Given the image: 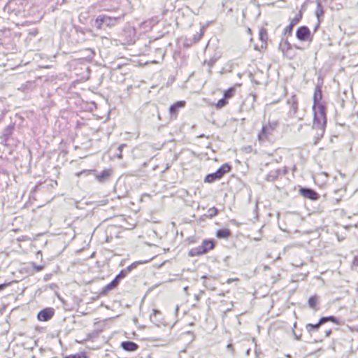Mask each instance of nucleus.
<instances>
[{"label":"nucleus","instance_id":"nucleus-14","mask_svg":"<svg viewBox=\"0 0 358 358\" xmlns=\"http://www.w3.org/2000/svg\"><path fill=\"white\" fill-rule=\"evenodd\" d=\"M280 171L279 170H275L271 171L267 176H266V180L268 181H274L278 176Z\"/></svg>","mask_w":358,"mask_h":358},{"label":"nucleus","instance_id":"nucleus-2","mask_svg":"<svg viewBox=\"0 0 358 358\" xmlns=\"http://www.w3.org/2000/svg\"><path fill=\"white\" fill-rule=\"evenodd\" d=\"M277 122H269L268 124L264 125L262 131L258 134V139L261 143L266 141H271L273 136V132L277 127Z\"/></svg>","mask_w":358,"mask_h":358},{"label":"nucleus","instance_id":"nucleus-24","mask_svg":"<svg viewBox=\"0 0 358 358\" xmlns=\"http://www.w3.org/2000/svg\"><path fill=\"white\" fill-rule=\"evenodd\" d=\"M208 214L210 217L215 216L217 214V209L215 207L210 208L208 210Z\"/></svg>","mask_w":358,"mask_h":358},{"label":"nucleus","instance_id":"nucleus-23","mask_svg":"<svg viewBox=\"0 0 358 358\" xmlns=\"http://www.w3.org/2000/svg\"><path fill=\"white\" fill-rule=\"evenodd\" d=\"M119 283V281L117 280V279L115 278L111 282H110L107 286H106V289H113L114 287H115L117 286V285Z\"/></svg>","mask_w":358,"mask_h":358},{"label":"nucleus","instance_id":"nucleus-19","mask_svg":"<svg viewBox=\"0 0 358 358\" xmlns=\"http://www.w3.org/2000/svg\"><path fill=\"white\" fill-rule=\"evenodd\" d=\"M227 103H228V102H227V99L224 98H222L218 101V102L216 103L215 106L217 109H220V108L224 107L225 106H227Z\"/></svg>","mask_w":358,"mask_h":358},{"label":"nucleus","instance_id":"nucleus-13","mask_svg":"<svg viewBox=\"0 0 358 358\" xmlns=\"http://www.w3.org/2000/svg\"><path fill=\"white\" fill-rule=\"evenodd\" d=\"M288 104L290 105V113H292L293 115H295L297 111V101L294 96H292L290 99L288 100Z\"/></svg>","mask_w":358,"mask_h":358},{"label":"nucleus","instance_id":"nucleus-39","mask_svg":"<svg viewBox=\"0 0 358 358\" xmlns=\"http://www.w3.org/2000/svg\"><path fill=\"white\" fill-rule=\"evenodd\" d=\"M64 358H66V357H64Z\"/></svg>","mask_w":358,"mask_h":358},{"label":"nucleus","instance_id":"nucleus-30","mask_svg":"<svg viewBox=\"0 0 358 358\" xmlns=\"http://www.w3.org/2000/svg\"><path fill=\"white\" fill-rule=\"evenodd\" d=\"M6 286H7V284H5V283L1 284L0 285V291L3 290Z\"/></svg>","mask_w":358,"mask_h":358},{"label":"nucleus","instance_id":"nucleus-11","mask_svg":"<svg viewBox=\"0 0 358 358\" xmlns=\"http://www.w3.org/2000/svg\"><path fill=\"white\" fill-rule=\"evenodd\" d=\"M121 347L126 351L134 352L138 348V345L132 341H124L121 343Z\"/></svg>","mask_w":358,"mask_h":358},{"label":"nucleus","instance_id":"nucleus-5","mask_svg":"<svg viewBox=\"0 0 358 358\" xmlns=\"http://www.w3.org/2000/svg\"><path fill=\"white\" fill-rule=\"evenodd\" d=\"M214 247V244L210 241H205L203 242L202 245L192 250L190 252L191 255H199L206 253L208 250L213 249Z\"/></svg>","mask_w":358,"mask_h":358},{"label":"nucleus","instance_id":"nucleus-1","mask_svg":"<svg viewBox=\"0 0 358 358\" xmlns=\"http://www.w3.org/2000/svg\"><path fill=\"white\" fill-rule=\"evenodd\" d=\"M313 110L314 112L313 128L317 129L321 132L322 135L324 131V127L327 122L324 107L322 104L313 105Z\"/></svg>","mask_w":358,"mask_h":358},{"label":"nucleus","instance_id":"nucleus-31","mask_svg":"<svg viewBox=\"0 0 358 358\" xmlns=\"http://www.w3.org/2000/svg\"><path fill=\"white\" fill-rule=\"evenodd\" d=\"M331 333V329L327 331L326 333H325L326 336L329 337L330 336Z\"/></svg>","mask_w":358,"mask_h":358},{"label":"nucleus","instance_id":"nucleus-36","mask_svg":"<svg viewBox=\"0 0 358 358\" xmlns=\"http://www.w3.org/2000/svg\"><path fill=\"white\" fill-rule=\"evenodd\" d=\"M282 47H283V45L280 44V48H282V50H284V48Z\"/></svg>","mask_w":358,"mask_h":358},{"label":"nucleus","instance_id":"nucleus-22","mask_svg":"<svg viewBox=\"0 0 358 358\" xmlns=\"http://www.w3.org/2000/svg\"><path fill=\"white\" fill-rule=\"evenodd\" d=\"M148 262V261L135 262L132 263L130 266H129L127 269L128 272H130L132 269L135 268L137 266V265L141 264H144Z\"/></svg>","mask_w":358,"mask_h":358},{"label":"nucleus","instance_id":"nucleus-38","mask_svg":"<svg viewBox=\"0 0 358 358\" xmlns=\"http://www.w3.org/2000/svg\"><path fill=\"white\" fill-rule=\"evenodd\" d=\"M289 45L288 43H285L284 44V46H285V45Z\"/></svg>","mask_w":358,"mask_h":358},{"label":"nucleus","instance_id":"nucleus-32","mask_svg":"<svg viewBox=\"0 0 358 358\" xmlns=\"http://www.w3.org/2000/svg\"><path fill=\"white\" fill-rule=\"evenodd\" d=\"M124 145H125L124 144H122V145H120L118 147V150H119V151H120V152H122V148L124 147Z\"/></svg>","mask_w":358,"mask_h":358},{"label":"nucleus","instance_id":"nucleus-20","mask_svg":"<svg viewBox=\"0 0 358 358\" xmlns=\"http://www.w3.org/2000/svg\"><path fill=\"white\" fill-rule=\"evenodd\" d=\"M259 38L262 41H266L268 36L266 31L264 29H262L259 31Z\"/></svg>","mask_w":358,"mask_h":358},{"label":"nucleus","instance_id":"nucleus-7","mask_svg":"<svg viewBox=\"0 0 358 358\" xmlns=\"http://www.w3.org/2000/svg\"><path fill=\"white\" fill-rule=\"evenodd\" d=\"M296 36L299 40L301 41H308L310 40V31L306 26L300 27L296 31Z\"/></svg>","mask_w":358,"mask_h":358},{"label":"nucleus","instance_id":"nucleus-37","mask_svg":"<svg viewBox=\"0 0 358 358\" xmlns=\"http://www.w3.org/2000/svg\"><path fill=\"white\" fill-rule=\"evenodd\" d=\"M296 339H298V340H299V339H300V338H299V336H296Z\"/></svg>","mask_w":358,"mask_h":358},{"label":"nucleus","instance_id":"nucleus-17","mask_svg":"<svg viewBox=\"0 0 358 358\" xmlns=\"http://www.w3.org/2000/svg\"><path fill=\"white\" fill-rule=\"evenodd\" d=\"M235 94V89L231 87L224 92V98L226 99L231 98Z\"/></svg>","mask_w":358,"mask_h":358},{"label":"nucleus","instance_id":"nucleus-9","mask_svg":"<svg viewBox=\"0 0 358 358\" xmlns=\"http://www.w3.org/2000/svg\"><path fill=\"white\" fill-rule=\"evenodd\" d=\"M54 315L52 308H45L40 311L38 314V319L40 321H48L52 318Z\"/></svg>","mask_w":358,"mask_h":358},{"label":"nucleus","instance_id":"nucleus-4","mask_svg":"<svg viewBox=\"0 0 358 358\" xmlns=\"http://www.w3.org/2000/svg\"><path fill=\"white\" fill-rule=\"evenodd\" d=\"M119 18L112 17L107 15H99L95 20V24L98 29H101L103 24L113 26L115 24Z\"/></svg>","mask_w":358,"mask_h":358},{"label":"nucleus","instance_id":"nucleus-27","mask_svg":"<svg viewBox=\"0 0 358 358\" xmlns=\"http://www.w3.org/2000/svg\"><path fill=\"white\" fill-rule=\"evenodd\" d=\"M126 276V273L122 271L117 276L116 279L119 281L120 279L124 278Z\"/></svg>","mask_w":358,"mask_h":358},{"label":"nucleus","instance_id":"nucleus-26","mask_svg":"<svg viewBox=\"0 0 358 358\" xmlns=\"http://www.w3.org/2000/svg\"><path fill=\"white\" fill-rule=\"evenodd\" d=\"M294 22H292L289 25L285 27V32H288L289 34H291L293 27H294Z\"/></svg>","mask_w":358,"mask_h":358},{"label":"nucleus","instance_id":"nucleus-21","mask_svg":"<svg viewBox=\"0 0 358 358\" xmlns=\"http://www.w3.org/2000/svg\"><path fill=\"white\" fill-rule=\"evenodd\" d=\"M323 13H324V10H323L322 6L320 1H317V8L315 10V13H316L317 16L319 17L320 15H322Z\"/></svg>","mask_w":358,"mask_h":358},{"label":"nucleus","instance_id":"nucleus-28","mask_svg":"<svg viewBox=\"0 0 358 358\" xmlns=\"http://www.w3.org/2000/svg\"><path fill=\"white\" fill-rule=\"evenodd\" d=\"M34 269L36 271H42L44 268L43 266L42 265H40V266H36V265H34Z\"/></svg>","mask_w":358,"mask_h":358},{"label":"nucleus","instance_id":"nucleus-8","mask_svg":"<svg viewBox=\"0 0 358 358\" xmlns=\"http://www.w3.org/2000/svg\"><path fill=\"white\" fill-rule=\"evenodd\" d=\"M185 106V101H180L172 105L169 108V113L172 118L176 119L178 116V110Z\"/></svg>","mask_w":358,"mask_h":358},{"label":"nucleus","instance_id":"nucleus-34","mask_svg":"<svg viewBox=\"0 0 358 358\" xmlns=\"http://www.w3.org/2000/svg\"><path fill=\"white\" fill-rule=\"evenodd\" d=\"M117 156L119 159H122V152H120L119 153H117Z\"/></svg>","mask_w":358,"mask_h":358},{"label":"nucleus","instance_id":"nucleus-16","mask_svg":"<svg viewBox=\"0 0 358 358\" xmlns=\"http://www.w3.org/2000/svg\"><path fill=\"white\" fill-rule=\"evenodd\" d=\"M322 98V92L319 87H317L315 89L313 100H314V105H318L317 102L321 99Z\"/></svg>","mask_w":358,"mask_h":358},{"label":"nucleus","instance_id":"nucleus-6","mask_svg":"<svg viewBox=\"0 0 358 358\" xmlns=\"http://www.w3.org/2000/svg\"><path fill=\"white\" fill-rule=\"evenodd\" d=\"M332 322L335 324H338V320L336 317H334V316H329V317H322L319 322L315 324H308L306 325V329L308 331L310 332L313 329H315V330H317L318 328L323 324H324L325 322Z\"/></svg>","mask_w":358,"mask_h":358},{"label":"nucleus","instance_id":"nucleus-25","mask_svg":"<svg viewBox=\"0 0 358 358\" xmlns=\"http://www.w3.org/2000/svg\"><path fill=\"white\" fill-rule=\"evenodd\" d=\"M160 313V312H159V310H156V309H153V310H152V314L150 315V320H151L152 322H154V321L157 322V320H155V317L156 315H157V313Z\"/></svg>","mask_w":358,"mask_h":358},{"label":"nucleus","instance_id":"nucleus-15","mask_svg":"<svg viewBox=\"0 0 358 358\" xmlns=\"http://www.w3.org/2000/svg\"><path fill=\"white\" fill-rule=\"evenodd\" d=\"M229 235L230 231L228 229H220L217 231V236L220 238H227Z\"/></svg>","mask_w":358,"mask_h":358},{"label":"nucleus","instance_id":"nucleus-33","mask_svg":"<svg viewBox=\"0 0 358 358\" xmlns=\"http://www.w3.org/2000/svg\"><path fill=\"white\" fill-rule=\"evenodd\" d=\"M227 348L229 350H231V351H233V346H232V344L229 343L227 345Z\"/></svg>","mask_w":358,"mask_h":358},{"label":"nucleus","instance_id":"nucleus-3","mask_svg":"<svg viewBox=\"0 0 358 358\" xmlns=\"http://www.w3.org/2000/svg\"><path fill=\"white\" fill-rule=\"evenodd\" d=\"M230 166L227 164H223L215 173L207 175L205 178V182H213L220 179L225 173L230 171Z\"/></svg>","mask_w":358,"mask_h":358},{"label":"nucleus","instance_id":"nucleus-12","mask_svg":"<svg viewBox=\"0 0 358 358\" xmlns=\"http://www.w3.org/2000/svg\"><path fill=\"white\" fill-rule=\"evenodd\" d=\"M111 174V171L109 169L103 171L101 173L96 176V179L99 182H103L109 178Z\"/></svg>","mask_w":358,"mask_h":358},{"label":"nucleus","instance_id":"nucleus-35","mask_svg":"<svg viewBox=\"0 0 358 358\" xmlns=\"http://www.w3.org/2000/svg\"><path fill=\"white\" fill-rule=\"evenodd\" d=\"M234 280V279H229V280H227V282H228V283H231V282H233Z\"/></svg>","mask_w":358,"mask_h":358},{"label":"nucleus","instance_id":"nucleus-10","mask_svg":"<svg viewBox=\"0 0 358 358\" xmlns=\"http://www.w3.org/2000/svg\"><path fill=\"white\" fill-rule=\"evenodd\" d=\"M301 193L304 197L311 200H317L319 198L317 193L310 189L302 188Z\"/></svg>","mask_w":358,"mask_h":358},{"label":"nucleus","instance_id":"nucleus-29","mask_svg":"<svg viewBox=\"0 0 358 358\" xmlns=\"http://www.w3.org/2000/svg\"><path fill=\"white\" fill-rule=\"evenodd\" d=\"M66 358H80V356L79 355H71L69 356H66Z\"/></svg>","mask_w":358,"mask_h":358},{"label":"nucleus","instance_id":"nucleus-18","mask_svg":"<svg viewBox=\"0 0 358 358\" xmlns=\"http://www.w3.org/2000/svg\"><path fill=\"white\" fill-rule=\"evenodd\" d=\"M317 301L318 300L316 296H312L308 300V305L311 308L317 309Z\"/></svg>","mask_w":358,"mask_h":358}]
</instances>
